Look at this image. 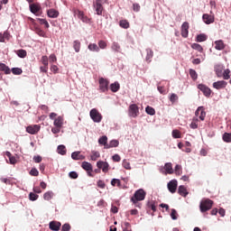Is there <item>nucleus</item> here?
<instances>
[{
  "label": "nucleus",
  "instance_id": "obj_3",
  "mask_svg": "<svg viewBox=\"0 0 231 231\" xmlns=\"http://www.w3.org/2000/svg\"><path fill=\"white\" fill-rule=\"evenodd\" d=\"M140 115V110L138 107V105L136 103H133V105H130L128 106V116H133L134 118H136Z\"/></svg>",
  "mask_w": 231,
  "mask_h": 231
},
{
  "label": "nucleus",
  "instance_id": "obj_19",
  "mask_svg": "<svg viewBox=\"0 0 231 231\" xmlns=\"http://www.w3.org/2000/svg\"><path fill=\"white\" fill-rule=\"evenodd\" d=\"M47 15L49 18H59L60 12L57 9L51 8L47 10Z\"/></svg>",
  "mask_w": 231,
  "mask_h": 231
},
{
  "label": "nucleus",
  "instance_id": "obj_20",
  "mask_svg": "<svg viewBox=\"0 0 231 231\" xmlns=\"http://www.w3.org/2000/svg\"><path fill=\"white\" fill-rule=\"evenodd\" d=\"M99 145H104L105 149H109L108 137L106 135H103L98 139Z\"/></svg>",
  "mask_w": 231,
  "mask_h": 231
},
{
  "label": "nucleus",
  "instance_id": "obj_14",
  "mask_svg": "<svg viewBox=\"0 0 231 231\" xmlns=\"http://www.w3.org/2000/svg\"><path fill=\"white\" fill-rule=\"evenodd\" d=\"M227 86V82L226 80H217L213 83V88H217V90H221L222 88H226Z\"/></svg>",
  "mask_w": 231,
  "mask_h": 231
},
{
  "label": "nucleus",
  "instance_id": "obj_11",
  "mask_svg": "<svg viewBox=\"0 0 231 231\" xmlns=\"http://www.w3.org/2000/svg\"><path fill=\"white\" fill-rule=\"evenodd\" d=\"M97 167L102 169L103 172L106 173L109 171V163L105 161H97Z\"/></svg>",
  "mask_w": 231,
  "mask_h": 231
},
{
  "label": "nucleus",
  "instance_id": "obj_58",
  "mask_svg": "<svg viewBox=\"0 0 231 231\" xmlns=\"http://www.w3.org/2000/svg\"><path fill=\"white\" fill-rule=\"evenodd\" d=\"M38 21L41 23V24H43L45 26V28H49L50 27L49 22H47L46 19L39 18Z\"/></svg>",
  "mask_w": 231,
  "mask_h": 231
},
{
  "label": "nucleus",
  "instance_id": "obj_26",
  "mask_svg": "<svg viewBox=\"0 0 231 231\" xmlns=\"http://www.w3.org/2000/svg\"><path fill=\"white\" fill-rule=\"evenodd\" d=\"M81 167H82L87 172H88V171H93V166L91 165L90 162H88L87 161H84V162H82Z\"/></svg>",
  "mask_w": 231,
  "mask_h": 231
},
{
  "label": "nucleus",
  "instance_id": "obj_44",
  "mask_svg": "<svg viewBox=\"0 0 231 231\" xmlns=\"http://www.w3.org/2000/svg\"><path fill=\"white\" fill-rule=\"evenodd\" d=\"M90 157L93 162H97V160H98L100 157V152H92V154Z\"/></svg>",
  "mask_w": 231,
  "mask_h": 231
},
{
  "label": "nucleus",
  "instance_id": "obj_60",
  "mask_svg": "<svg viewBox=\"0 0 231 231\" xmlns=\"http://www.w3.org/2000/svg\"><path fill=\"white\" fill-rule=\"evenodd\" d=\"M123 167L125 169H127V170L131 169V163L129 162V161L124 160L123 161Z\"/></svg>",
  "mask_w": 231,
  "mask_h": 231
},
{
  "label": "nucleus",
  "instance_id": "obj_45",
  "mask_svg": "<svg viewBox=\"0 0 231 231\" xmlns=\"http://www.w3.org/2000/svg\"><path fill=\"white\" fill-rule=\"evenodd\" d=\"M191 49L197 50L199 52L203 51V47L202 45L199 44V43H193L191 44Z\"/></svg>",
  "mask_w": 231,
  "mask_h": 231
},
{
  "label": "nucleus",
  "instance_id": "obj_61",
  "mask_svg": "<svg viewBox=\"0 0 231 231\" xmlns=\"http://www.w3.org/2000/svg\"><path fill=\"white\" fill-rule=\"evenodd\" d=\"M177 215H178L177 210L176 209H171V219L177 220L178 219Z\"/></svg>",
  "mask_w": 231,
  "mask_h": 231
},
{
  "label": "nucleus",
  "instance_id": "obj_8",
  "mask_svg": "<svg viewBox=\"0 0 231 231\" xmlns=\"http://www.w3.org/2000/svg\"><path fill=\"white\" fill-rule=\"evenodd\" d=\"M195 116H199V120L205 121V117L207 116V113L205 111V107H203V106H199V107H198L197 110H196Z\"/></svg>",
  "mask_w": 231,
  "mask_h": 231
},
{
  "label": "nucleus",
  "instance_id": "obj_43",
  "mask_svg": "<svg viewBox=\"0 0 231 231\" xmlns=\"http://www.w3.org/2000/svg\"><path fill=\"white\" fill-rule=\"evenodd\" d=\"M15 52L20 58H25L27 55L26 50H17Z\"/></svg>",
  "mask_w": 231,
  "mask_h": 231
},
{
  "label": "nucleus",
  "instance_id": "obj_12",
  "mask_svg": "<svg viewBox=\"0 0 231 231\" xmlns=\"http://www.w3.org/2000/svg\"><path fill=\"white\" fill-rule=\"evenodd\" d=\"M189 22L182 23L181 32H180L182 38H188V36H189Z\"/></svg>",
  "mask_w": 231,
  "mask_h": 231
},
{
  "label": "nucleus",
  "instance_id": "obj_4",
  "mask_svg": "<svg viewBox=\"0 0 231 231\" xmlns=\"http://www.w3.org/2000/svg\"><path fill=\"white\" fill-rule=\"evenodd\" d=\"M109 80L105 78H99V90L101 93H106L109 90Z\"/></svg>",
  "mask_w": 231,
  "mask_h": 231
},
{
  "label": "nucleus",
  "instance_id": "obj_63",
  "mask_svg": "<svg viewBox=\"0 0 231 231\" xmlns=\"http://www.w3.org/2000/svg\"><path fill=\"white\" fill-rule=\"evenodd\" d=\"M69 177H70V179L76 180V179H78L79 174L77 173V171H70Z\"/></svg>",
  "mask_w": 231,
  "mask_h": 231
},
{
  "label": "nucleus",
  "instance_id": "obj_53",
  "mask_svg": "<svg viewBox=\"0 0 231 231\" xmlns=\"http://www.w3.org/2000/svg\"><path fill=\"white\" fill-rule=\"evenodd\" d=\"M71 230V226L69 223L63 224L61 226V231H70Z\"/></svg>",
  "mask_w": 231,
  "mask_h": 231
},
{
  "label": "nucleus",
  "instance_id": "obj_64",
  "mask_svg": "<svg viewBox=\"0 0 231 231\" xmlns=\"http://www.w3.org/2000/svg\"><path fill=\"white\" fill-rule=\"evenodd\" d=\"M97 187H99V188H101L102 189H104L105 187H106L105 181H103L102 180H99L97 181Z\"/></svg>",
  "mask_w": 231,
  "mask_h": 231
},
{
  "label": "nucleus",
  "instance_id": "obj_6",
  "mask_svg": "<svg viewBox=\"0 0 231 231\" xmlns=\"http://www.w3.org/2000/svg\"><path fill=\"white\" fill-rule=\"evenodd\" d=\"M107 0H96V3H94V8H96V13L97 15H102L104 11L105 3H106Z\"/></svg>",
  "mask_w": 231,
  "mask_h": 231
},
{
  "label": "nucleus",
  "instance_id": "obj_40",
  "mask_svg": "<svg viewBox=\"0 0 231 231\" xmlns=\"http://www.w3.org/2000/svg\"><path fill=\"white\" fill-rule=\"evenodd\" d=\"M222 138L225 143H231V133H224Z\"/></svg>",
  "mask_w": 231,
  "mask_h": 231
},
{
  "label": "nucleus",
  "instance_id": "obj_21",
  "mask_svg": "<svg viewBox=\"0 0 231 231\" xmlns=\"http://www.w3.org/2000/svg\"><path fill=\"white\" fill-rule=\"evenodd\" d=\"M214 69H215L217 77H218V79H221V77H223V66L221 64H217L214 67Z\"/></svg>",
  "mask_w": 231,
  "mask_h": 231
},
{
  "label": "nucleus",
  "instance_id": "obj_37",
  "mask_svg": "<svg viewBox=\"0 0 231 231\" xmlns=\"http://www.w3.org/2000/svg\"><path fill=\"white\" fill-rule=\"evenodd\" d=\"M6 156L8 157L9 161H10V163H16L17 162V160L15 157H14V155H12V152H5Z\"/></svg>",
  "mask_w": 231,
  "mask_h": 231
},
{
  "label": "nucleus",
  "instance_id": "obj_33",
  "mask_svg": "<svg viewBox=\"0 0 231 231\" xmlns=\"http://www.w3.org/2000/svg\"><path fill=\"white\" fill-rule=\"evenodd\" d=\"M81 43L80 41H74L73 42V49L76 52L80 51Z\"/></svg>",
  "mask_w": 231,
  "mask_h": 231
},
{
  "label": "nucleus",
  "instance_id": "obj_30",
  "mask_svg": "<svg viewBox=\"0 0 231 231\" xmlns=\"http://www.w3.org/2000/svg\"><path fill=\"white\" fill-rule=\"evenodd\" d=\"M58 153L61 154L62 156H64L67 152V149H66V146L64 144H60L58 146Z\"/></svg>",
  "mask_w": 231,
  "mask_h": 231
},
{
  "label": "nucleus",
  "instance_id": "obj_57",
  "mask_svg": "<svg viewBox=\"0 0 231 231\" xmlns=\"http://www.w3.org/2000/svg\"><path fill=\"white\" fill-rule=\"evenodd\" d=\"M30 174H31V176L37 177V176H39L40 172H39L38 169L32 168V169H31Z\"/></svg>",
  "mask_w": 231,
  "mask_h": 231
},
{
  "label": "nucleus",
  "instance_id": "obj_62",
  "mask_svg": "<svg viewBox=\"0 0 231 231\" xmlns=\"http://www.w3.org/2000/svg\"><path fill=\"white\" fill-rule=\"evenodd\" d=\"M175 173L179 174V175L182 173V168H181L180 165H176L175 166Z\"/></svg>",
  "mask_w": 231,
  "mask_h": 231
},
{
  "label": "nucleus",
  "instance_id": "obj_7",
  "mask_svg": "<svg viewBox=\"0 0 231 231\" xmlns=\"http://www.w3.org/2000/svg\"><path fill=\"white\" fill-rule=\"evenodd\" d=\"M90 118H92L94 122L99 123L103 120V116L97 108H92V110H90Z\"/></svg>",
  "mask_w": 231,
  "mask_h": 231
},
{
  "label": "nucleus",
  "instance_id": "obj_49",
  "mask_svg": "<svg viewBox=\"0 0 231 231\" xmlns=\"http://www.w3.org/2000/svg\"><path fill=\"white\" fill-rule=\"evenodd\" d=\"M0 181L4 182L6 185H12L13 184V179H11V178L6 179L5 177H2V179H0Z\"/></svg>",
  "mask_w": 231,
  "mask_h": 231
},
{
  "label": "nucleus",
  "instance_id": "obj_25",
  "mask_svg": "<svg viewBox=\"0 0 231 231\" xmlns=\"http://www.w3.org/2000/svg\"><path fill=\"white\" fill-rule=\"evenodd\" d=\"M0 71H3L5 74H11L10 67L6 66L5 63H0Z\"/></svg>",
  "mask_w": 231,
  "mask_h": 231
},
{
  "label": "nucleus",
  "instance_id": "obj_23",
  "mask_svg": "<svg viewBox=\"0 0 231 231\" xmlns=\"http://www.w3.org/2000/svg\"><path fill=\"white\" fill-rule=\"evenodd\" d=\"M179 195L182 196L183 198H187L189 195V191L187 190V188L184 187V185H180L178 189Z\"/></svg>",
  "mask_w": 231,
  "mask_h": 231
},
{
  "label": "nucleus",
  "instance_id": "obj_54",
  "mask_svg": "<svg viewBox=\"0 0 231 231\" xmlns=\"http://www.w3.org/2000/svg\"><path fill=\"white\" fill-rule=\"evenodd\" d=\"M172 137L173 138H181V133L180 132V130H173Z\"/></svg>",
  "mask_w": 231,
  "mask_h": 231
},
{
  "label": "nucleus",
  "instance_id": "obj_16",
  "mask_svg": "<svg viewBox=\"0 0 231 231\" xmlns=\"http://www.w3.org/2000/svg\"><path fill=\"white\" fill-rule=\"evenodd\" d=\"M178 187V181L177 180H171V181L168 182V189L171 193H175Z\"/></svg>",
  "mask_w": 231,
  "mask_h": 231
},
{
  "label": "nucleus",
  "instance_id": "obj_42",
  "mask_svg": "<svg viewBox=\"0 0 231 231\" xmlns=\"http://www.w3.org/2000/svg\"><path fill=\"white\" fill-rule=\"evenodd\" d=\"M145 112L147 113V115H150V116H154L156 113L154 108L151 107V106H147V107H145Z\"/></svg>",
  "mask_w": 231,
  "mask_h": 231
},
{
  "label": "nucleus",
  "instance_id": "obj_46",
  "mask_svg": "<svg viewBox=\"0 0 231 231\" xmlns=\"http://www.w3.org/2000/svg\"><path fill=\"white\" fill-rule=\"evenodd\" d=\"M148 208H152V211L156 212V203L154 201L147 202Z\"/></svg>",
  "mask_w": 231,
  "mask_h": 231
},
{
  "label": "nucleus",
  "instance_id": "obj_34",
  "mask_svg": "<svg viewBox=\"0 0 231 231\" xmlns=\"http://www.w3.org/2000/svg\"><path fill=\"white\" fill-rule=\"evenodd\" d=\"M119 144V141L117 139H112V141H110V143H108V149L110 148H117Z\"/></svg>",
  "mask_w": 231,
  "mask_h": 231
},
{
  "label": "nucleus",
  "instance_id": "obj_35",
  "mask_svg": "<svg viewBox=\"0 0 231 231\" xmlns=\"http://www.w3.org/2000/svg\"><path fill=\"white\" fill-rule=\"evenodd\" d=\"M189 77L193 80H197L198 79V72L196 71V69H189Z\"/></svg>",
  "mask_w": 231,
  "mask_h": 231
},
{
  "label": "nucleus",
  "instance_id": "obj_28",
  "mask_svg": "<svg viewBox=\"0 0 231 231\" xmlns=\"http://www.w3.org/2000/svg\"><path fill=\"white\" fill-rule=\"evenodd\" d=\"M119 88H120V85H119V82H114L110 85V90L113 92V93H116V91H119Z\"/></svg>",
  "mask_w": 231,
  "mask_h": 231
},
{
  "label": "nucleus",
  "instance_id": "obj_39",
  "mask_svg": "<svg viewBox=\"0 0 231 231\" xmlns=\"http://www.w3.org/2000/svg\"><path fill=\"white\" fill-rule=\"evenodd\" d=\"M231 70L229 69H225L223 72V79L228 80L231 79Z\"/></svg>",
  "mask_w": 231,
  "mask_h": 231
},
{
  "label": "nucleus",
  "instance_id": "obj_38",
  "mask_svg": "<svg viewBox=\"0 0 231 231\" xmlns=\"http://www.w3.org/2000/svg\"><path fill=\"white\" fill-rule=\"evenodd\" d=\"M123 231H133L131 223L125 222L122 224Z\"/></svg>",
  "mask_w": 231,
  "mask_h": 231
},
{
  "label": "nucleus",
  "instance_id": "obj_51",
  "mask_svg": "<svg viewBox=\"0 0 231 231\" xmlns=\"http://www.w3.org/2000/svg\"><path fill=\"white\" fill-rule=\"evenodd\" d=\"M208 37L205 35V33H200L197 36V42H205L207 41Z\"/></svg>",
  "mask_w": 231,
  "mask_h": 231
},
{
  "label": "nucleus",
  "instance_id": "obj_50",
  "mask_svg": "<svg viewBox=\"0 0 231 231\" xmlns=\"http://www.w3.org/2000/svg\"><path fill=\"white\" fill-rule=\"evenodd\" d=\"M42 63L46 68H49V58H48V56H42Z\"/></svg>",
  "mask_w": 231,
  "mask_h": 231
},
{
  "label": "nucleus",
  "instance_id": "obj_22",
  "mask_svg": "<svg viewBox=\"0 0 231 231\" xmlns=\"http://www.w3.org/2000/svg\"><path fill=\"white\" fill-rule=\"evenodd\" d=\"M154 53L152 49H146L145 61L151 63Z\"/></svg>",
  "mask_w": 231,
  "mask_h": 231
},
{
  "label": "nucleus",
  "instance_id": "obj_17",
  "mask_svg": "<svg viewBox=\"0 0 231 231\" xmlns=\"http://www.w3.org/2000/svg\"><path fill=\"white\" fill-rule=\"evenodd\" d=\"M202 19H203V22L206 23V24H211L212 23L215 22L214 14H204L202 16Z\"/></svg>",
  "mask_w": 231,
  "mask_h": 231
},
{
  "label": "nucleus",
  "instance_id": "obj_9",
  "mask_svg": "<svg viewBox=\"0 0 231 231\" xmlns=\"http://www.w3.org/2000/svg\"><path fill=\"white\" fill-rule=\"evenodd\" d=\"M30 10L36 16L42 15V6L38 5V4H31Z\"/></svg>",
  "mask_w": 231,
  "mask_h": 231
},
{
  "label": "nucleus",
  "instance_id": "obj_55",
  "mask_svg": "<svg viewBox=\"0 0 231 231\" xmlns=\"http://www.w3.org/2000/svg\"><path fill=\"white\" fill-rule=\"evenodd\" d=\"M178 100L179 97L177 96V94H171V96L170 97V101L171 102V104H175V102Z\"/></svg>",
  "mask_w": 231,
  "mask_h": 231
},
{
  "label": "nucleus",
  "instance_id": "obj_2",
  "mask_svg": "<svg viewBox=\"0 0 231 231\" xmlns=\"http://www.w3.org/2000/svg\"><path fill=\"white\" fill-rule=\"evenodd\" d=\"M214 206V201L210 199H203L199 204V210L204 214L207 211H210Z\"/></svg>",
  "mask_w": 231,
  "mask_h": 231
},
{
  "label": "nucleus",
  "instance_id": "obj_36",
  "mask_svg": "<svg viewBox=\"0 0 231 231\" xmlns=\"http://www.w3.org/2000/svg\"><path fill=\"white\" fill-rule=\"evenodd\" d=\"M119 26L125 29H127L130 27V23L127 22V20H120Z\"/></svg>",
  "mask_w": 231,
  "mask_h": 231
},
{
  "label": "nucleus",
  "instance_id": "obj_59",
  "mask_svg": "<svg viewBox=\"0 0 231 231\" xmlns=\"http://www.w3.org/2000/svg\"><path fill=\"white\" fill-rule=\"evenodd\" d=\"M111 185L113 187H116V185H117V187H119L121 185V181L118 179H113L111 181Z\"/></svg>",
  "mask_w": 231,
  "mask_h": 231
},
{
  "label": "nucleus",
  "instance_id": "obj_27",
  "mask_svg": "<svg viewBox=\"0 0 231 231\" xmlns=\"http://www.w3.org/2000/svg\"><path fill=\"white\" fill-rule=\"evenodd\" d=\"M225 47H226V45L223 41H216L215 42V49L216 50L221 51V50H224Z\"/></svg>",
  "mask_w": 231,
  "mask_h": 231
},
{
  "label": "nucleus",
  "instance_id": "obj_10",
  "mask_svg": "<svg viewBox=\"0 0 231 231\" xmlns=\"http://www.w3.org/2000/svg\"><path fill=\"white\" fill-rule=\"evenodd\" d=\"M26 130L30 134H37L41 130V126L40 125H31L30 126H27Z\"/></svg>",
  "mask_w": 231,
  "mask_h": 231
},
{
  "label": "nucleus",
  "instance_id": "obj_31",
  "mask_svg": "<svg viewBox=\"0 0 231 231\" xmlns=\"http://www.w3.org/2000/svg\"><path fill=\"white\" fill-rule=\"evenodd\" d=\"M88 50H90V51H96V52L100 51L98 45H97L96 43L88 44Z\"/></svg>",
  "mask_w": 231,
  "mask_h": 231
},
{
  "label": "nucleus",
  "instance_id": "obj_29",
  "mask_svg": "<svg viewBox=\"0 0 231 231\" xmlns=\"http://www.w3.org/2000/svg\"><path fill=\"white\" fill-rule=\"evenodd\" d=\"M164 169L166 171V173L172 174L173 173V168L171 162H166L164 165Z\"/></svg>",
  "mask_w": 231,
  "mask_h": 231
},
{
  "label": "nucleus",
  "instance_id": "obj_48",
  "mask_svg": "<svg viewBox=\"0 0 231 231\" xmlns=\"http://www.w3.org/2000/svg\"><path fill=\"white\" fill-rule=\"evenodd\" d=\"M35 32L38 33V35L42 36L43 38H45L46 36L45 31L42 30V28L40 27H35Z\"/></svg>",
  "mask_w": 231,
  "mask_h": 231
},
{
  "label": "nucleus",
  "instance_id": "obj_5",
  "mask_svg": "<svg viewBox=\"0 0 231 231\" xmlns=\"http://www.w3.org/2000/svg\"><path fill=\"white\" fill-rule=\"evenodd\" d=\"M72 12L74 14L75 16H78L79 19H80V21L84 22V23H89L90 20L88 19V16H86V14H84L83 11H80V9H77V8H73Z\"/></svg>",
  "mask_w": 231,
  "mask_h": 231
},
{
  "label": "nucleus",
  "instance_id": "obj_32",
  "mask_svg": "<svg viewBox=\"0 0 231 231\" xmlns=\"http://www.w3.org/2000/svg\"><path fill=\"white\" fill-rule=\"evenodd\" d=\"M54 193L53 191H46L43 195V199L44 200H51V199L53 198Z\"/></svg>",
  "mask_w": 231,
  "mask_h": 231
},
{
  "label": "nucleus",
  "instance_id": "obj_52",
  "mask_svg": "<svg viewBox=\"0 0 231 231\" xmlns=\"http://www.w3.org/2000/svg\"><path fill=\"white\" fill-rule=\"evenodd\" d=\"M29 199L32 201H36L39 199V195H36L35 192L33 193L32 191H31V193L29 194Z\"/></svg>",
  "mask_w": 231,
  "mask_h": 231
},
{
  "label": "nucleus",
  "instance_id": "obj_13",
  "mask_svg": "<svg viewBox=\"0 0 231 231\" xmlns=\"http://www.w3.org/2000/svg\"><path fill=\"white\" fill-rule=\"evenodd\" d=\"M199 89L202 91L205 97H210L212 90L210 88H208V86L200 84L198 86Z\"/></svg>",
  "mask_w": 231,
  "mask_h": 231
},
{
  "label": "nucleus",
  "instance_id": "obj_41",
  "mask_svg": "<svg viewBox=\"0 0 231 231\" xmlns=\"http://www.w3.org/2000/svg\"><path fill=\"white\" fill-rule=\"evenodd\" d=\"M111 49L113 50V51L119 52L121 51V45L116 43V42H114V43H112Z\"/></svg>",
  "mask_w": 231,
  "mask_h": 231
},
{
  "label": "nucleus",
  "instance_id": "obj_56",
  "mask_svg": "<svg viewBox=\"0 0 231 231\" xmlns=\"http://www.w3.org/2000/svg\"><path fill=\"white\" fill-rule=\"evenodd\" d=\"M98 46H99V49L105 50L107 47V43L105 41H99Z\"/></svg>",
  "mask_w": 231,
  "mask_h": 231
},
{
  "label": "nucleus",
  "instance_id": "obj_18",
  "mask_svg": "<svg viewBox=\"0 0 231 231\" xmlns=\"http://www.w3.org/2000/svg\"><path fill=\"white\" fill-rule=\"evenodd\" d=\"M64 125V116H59L56 119H54V126H57L60 129Z\"/></svg>",
  "mask_w": 231,
  "mask_h": 231
},
{
  "label": "nucleus",
  "instance_id": "obj_15",
  "mask_svg": "<svg viewBox=\"0 0 231 231\" xmlns=\"http://www.w3.org/2000/svg\"><path fill=\"white\" fill-rule=\"evenodd\" d=\"M62 226L61 223H60V221H51V223H49V228L51 231H60V226Z\"/></svg>",
  "mask_w": 231,
  "mask_h": 231
},
{
  "label": "nucleus",
  "instance_id": "obj_24",
  "mask_svg": "<svg viewBox=\"0 0 231 231\" xmlns=\"http://www.w3.org/2000/svg\"><path fill=\"white\" fill-rule=\"evenodd\" d=\"M71 158L73 160H85L86 159L85 155L80 154V152H73L71 153Z\"/></svg>",
  "mask_w": 231,
  "mask_h": 231
},
{
  "label": "nucleus",
  "instance_id": "obj_1",
  "mask_svg": "<svg viewBox=\"0 0 231 231\" xmlns=\"http://www.w3.org/2000/svg\"><path fill=\"white\" fill-rule=\"evenodd\" d=\"M145 196H146V191L143 189H138L136 191H134V195L133 197H131V201L132 203L134 204V206L138 207L139 208H141V204H138V201H143L145 199Z\"/></svg>",
  "mask_w": 231,
  "mask_h": 231
},
{
  "label": "nucleus",
  "instance_id": "obj_47",
  "mask_svg": "<svg viewBox=\"0 0 231 231\" xmlns=\"http://www.w3.org/2000/svg\"><path fill=\"white\" fill-rule=\"evenodd\" d=\"M12 73H13L14 75H21V74H23V69H19V67H14V68L12 69Z\"/></svg>",
  "mask_w": 231,
  "mask_h": 231
}]
</instances>
